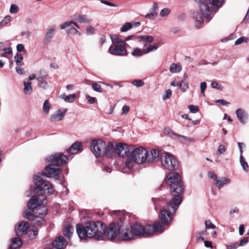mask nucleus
<instances>
[{
  "mask_svg": "<svg viewBox=\"0 0 249 249\" xmlns=\"http://www.w3.org/2000/svg\"><path fill=\"white\" fill-rule=\"evenodd\" d=\"M73 229V228L69 224L65 226V230L64 231V233H71V230Z\"/></svg>",
  "mask_w": 249,
  "mask_h": 249,
  "instance_id": "680f3d73",
  "label": "nucleus"
},
{
  "mask_svg": "<svg viewBox=\"0 0 249 249\" xmlns=\"http://www.w3.org/2000/svg\"><path fill=\"white\" fill-rule=\"evenodd\" d=\"M147 229L148 232L152 233L153 232H162L163 231V225L160 222L155 223L153 225H147Z\"/></svg>",
  "mask_w": 249,
  "mask_h": 249,
  "instance_id": "aec40b11",
  "label": "nucleus"
},
{
  "mask_svg": "<svg viewBox=\"0 0 249 249\" xmlns=\"http://www.w3.org/2000/svg\"><path fill=\"white\" fill-rule=\"evenodd\" d=\"M199 4V8L201 12L206 16L209 18L211 9L213 5H216L218 7H221L224 2V0H194Z\"/></svg>",
  "mask_w": 249,
  "mask_h": 249,
  "instance_id": "1a4fd4ad",
  "label": "nucleus"
},
{
  "mask_svg": "<svg viewBox=\"0 0 249 249\" xmlns=\"http://www.w3.org/2000/svg\"><path fill=\"white\" fill-rule=\"evenodd\" d=\"M37 80H38L39 83V86L41 88L46 89L48 87V83L46 81L43 80V77H38Z\"/></svg>",
  "mask_w": 249,
  "mask_h": 249,
  "instance_id": "a19ab883",
  "label": "nucleus"
},
{
  "mask_svg": "<svg viewBox=\"0 0 249 249\" xmlns=\"http://www.w3.org/2000/svg\"><path fill=\"white\" fill-rule=\"evenodd\" d=\"M240 163L243 170L246 172L248 171L249 165L243 155H240Z\"/></svg>",
  "mask_w": 249,
  "mask_h": 249,
  "instance_id": "72a5a7b5",
  "label": "nucleus"
},
{
  "mask_svg": "<svg viewBox=\"0 0 249 249\" xmlns=\"http://www.w3.org/2000/svg\"><path fill=\"white\" fill-rule=\"evenodd\" d=\"M200 91L201 94L204 97L205 96V91L207 88V84L205 82H202L200 83Z\"/></svg>",
  "mask_w": 249,
  "mask_h": 249,
  "instance_id": "09e8293b",
  "label": "nucleus"
},
{
  "mask_svg": "<svg viewBox=\"0 0 249 249\" xmlns=\"http://www.w3.org/2000/svg\"><path fill=\"white\" fill-rule=\"evenodd\" d=\"M236 115L239 122L242 124H246L248 119V114L243 108H239L236 110Z\"/></svg>",
  "mask_w": 249,
  "mask_h": 249,
  "instance_id": "412c9836",
  "label": "nucleus"
},
{
  "mask_svg": "<svg viewBox=\"0 0 249 249\" xmlns=\"http://www.w3.org/2000/svg\"><path fill=\"white\" fill-rule=\"evenodd\" d=\"M172 95V91L170 89H167L162 96V99L166 100L169 99Z\"/></svg>",
  "mask_w": 249,
  "mask_h": 249,
  "instance_id": "603ef678",
  "label": "nucleus"
},
{
  "mask_svg": "<svg viewBox=\"0 0 249 249\" xmlns=\"http://www.w3.org/2000/svg\"><path fill=\"white\" fill-rule=\"evenodd\" d=\"M181 202L179 200L171 199L167 204L166 209L161 210L160 218L164 224L168 225L171 223L174 215Z\"/></svg>",
  "mask_w": 249,
  "mask_h": 249,
  "instance_id": "6e6552de",
  "label": "nucleus"
},
{
  "mask_svg": "<svg viewBox=\"0 0 249 249\" xmlns=\"http://www.w3.org/2000/svg\"><path fill=\"white\" fill-rule=\"evenodd\" d=\"M111 40L113 43H116L117 44L121 43L123 42L121 38L118 37L117 36H111Z\"/></svg>",
  "mask_w": 249,
  "mask_h": 249,
  "instance_id": "6e6d98bb",
  "label": "nucleus"
},
{
  "mask_svg": "<svg viewBox=\"0 0 249 249\" xmlns=\"http://www.w3.org/2000/svg\"><path fill=\"white\" fill-rule=\"evenodd\" d=\"M163 133L165 135L175 139H176L177 138V136H178V134L175 133L172 129L168 127H166L164 129Z\"/></svg>",
  "mask_w": 249,
  "mask_h": 249,
  "instance_id": "7c9ffc66",
  "label": "nucleus"
},
{
  "mask_svg": "<svg viewBox=\"0 0 249 249\" xmlns=\"http://www.w3.org/2000/svg\"><path fill=\"white\" fill-rule=\"evenodd\" d=\"M131 149V146H129L125 143H121L116 145V148H114L113 152L115 151L119 156L124 157L128 152H130Z\"/></svg>",
  "mask_w": 249,
  "mask_h": 249,
  "instance_id": "2eb2a0df",
  "label": "nucleus"
},
{
  "mask_svg": "<svg viewBox=\"0 0 249 249\" xmlns=\"http://www.w3.org/2000/svg\"><path fill=\"white\" fill-rule=\"evenodd\" d=\"M21 65H16V71L19 74H23L25 72L24 70L21 68Z\"/></svg>",
  "mask_w": 249,
  "mask_h": 249,
  "instance_id": "13d9d810",
  "label": "nucleus"
},
{
  "mask_svg": "<svg viewBox=\"0 0 249 249\" xmlns=\"http://www.w3.org/2000/svg\"><path fill=\"white\" fill-rule=\"evenodd\" d=\"M131 54L134 56L139 57L141 56L144 53L143 51V49L141 50L140 48H136L133 49V51L132 52Z\"/></svg>",
  "mask_w": 249,
  "mask_h": 249,
  "instance_id": "f704fd0d",
  "label": "nucleus"
},
{
  "mask_svg": "<svg viewBox=\"0 0 249 249\" xmlns=\"http://www.w3.org/2000/svg\"><path fill=\"white\" fill-rule=\"evenodd\" d=\"M15 60L16 62V65H21L20 62L23 60V57L21 54H17L15 56Z\"/></svg>",
  "mask_w": 249,
  "mask_h": 249,
  "instance_id": "49530a36",
  "label": "nucleus"
},
{
  "mask_svg": "<svg viewBox=\"0 0 249 249\" xmlns=\"http://www.w3.org/2000/svg\"><path fill=\"white\" fill-rule=\"evenodd\" d=\"M67 108H62L57 110L51 116V120L52 122H56L62 120L64 117L66 112Z\"/></svg>",
  "mask_w": 249,
  "mask_h": 249,
  "instance_id": "6ab92c4d",
  "label": "nucleus"
},
{
  "mask_svg": "<svg viewBox=\"0 0 249 249\" xmlns=\"http://www.w3.org/2000/svg\"><path fill=\"white\" fill-rule=\"evenodd\" d=\"M87 99L88 100V102H89V103L90 104H93L96 100L94 97H91L89 95L87 96Z\"/></svg>",
  "mask_w": 249,
  "mask_h": 249,
  "instance_id": "338daca9",
  "label": "nucleus"
},
{
  "mask_svg": "<svg viewBox=\"0 0 249 249\" xmlns=\"http://www.w3.org/2000/svg\"><path fill=\"white\" fill-rule=\"evenodd\" d=\"M179 87L180 90L182 92H185L189 88L188 83L186 81H182L179 83Z\"/></svg>",
  "mask_w": 249,
  "mask_h": 249,
  "instance_id": "4c0bfd02",
  "label": "nucleus"
},
{
  "mask_svg": "<svg viewBox=\"0 0 249 249\" xmlns=\"http://www.w3.org/2000/svg\"><path fill=\"white\" fill-rule=\"evenodd\" d=\"M91 149L96 157H101L106 155L109 157L111 156L114 150V145L109 142L107 146L104 141L101 139L94 140L91 143Z\"/></svg>",
  "mask_w": 249,
  "mask_h": 249,
  "instance_id": "0eeeda50",
  "label": "nucleus"
},
{
  "mask_svg": "<svg viewBox=\"0 0 249 249\" xmlns=\"http://www.w3.org/2000/svg\"><path fill=\"white\" fill-rule=\"evenodd\" d=\"M214 7H218L216 5H213L212 9H211V12L210 13V17L209 18L206 17V16H205V15H204V14H203V13L201 12L200 10V12H201V14L198 11L194 12L192 14V18L194 19V20L196 22L195 26L197 27H198L202 23H203V21H204L203 18V17H205L206 18H207L208 19V21L209 20H210L212 18V16H211L212 12Z\"/></svg>",
  "mask_w": 249,
  "mask_h": 249,
  "instance_id": "4468645a",
  "label": "nucleus"
},
{
  "mask_svg": "<svg viewBox=\"0 0 249 249\" xmlns=\"http://www.w3.org/2000/svg\"><path fill=\"white\" fill-rule=\"evenodd\" d=\"M249 240V237H244L240 242V244H239V246H243L245 245L248 242Z\"/></svg>",
  "mask_w": 249,
  "mask_h": 249,
  "instance_id": "052dcab7",
  "label": "nucleus"
},
{
  "mask_svg": "<svg viewBox=\"0 0 249 249\" xmlns=\"http://www.w3.org/2000/svg\"><path fill=\"white\" fill-rule=\"evenodd\" d=\"M226 147L224 145L220 144L219 145L216 153L217 155H220L223 154L226 151Z\"/></svg>",
  "mask_w": 249,
  "mask_h": 249,
  "instance_id": "a18cd8bd",
  "label": "nucleus"
},
{
  "mask_svg": "<svg viewBox=\"0 0 249 249\" xmlns=\"http://www.w3.org/2000/svg\"><path fill=\"white\" fill-rule=\"evenodd\" d=\"M92 88L93 90L96 92H102L103 91L101 86L97 82H94L92 83Z\"/></svg>",
  "mask_w": 249,
  "mask_h": 249,
  "instance_id": "ea45409f",
  "label": "nucleus"
},
{
  "mask_svg": "<svg viewBox=\"0 0 249 249\" xmlns=\"http://www.w3.org/2000/svg\"><path fill=\"white\" fill-rule=\"evenodd\" d=\"M125 44V42H122L120 44L111 45L108 49V52L114 55H125L127 54V51L124 48Z\"/></svg>",
  "mask_w": 249,
  "mask_h": 249,
  "instance_id": "ddd939ff",
  "label": "nucleus"
},
{
  "mask_svg": "<svg viewBox=\"0 0 249 249\" xmlns=\"http://www.w3.org/2000/svg\"><path fill=\"white\" fill-rule=\"evenodd\" d=\"M51 243L53 247L56 249H63L67 246L66 241L62 235L57 237Z\"/></svg>",
  "mask_w": 249,
  "mask_h": 249,
  "instance_id": "a211bd4d",
  "label": "nucleus"
},
{
  "mask_svg": "<svg viewBox=\"0 0 249 249\" xmlns=\"http://www.w3.org/2000/svg\"><path fill=\"white\" fill-rule=\"evenodd\" d=\"M247 41H248V39L247 38H246L245 37H241L235 41V42L234 43V45H238L242 44L244 42H247Z\"/></svg>",
  "mask_w": 249,
  "mask_h": 249,
  "instance_id": "864d4df0",
  "label": "nucleus"
},
{
  "mask_svg": "<svg viewBox=\"0 0 249 249\" xmlns=\"http://www.w3.org/2000/svg\"><path fill=\"white\" fill-rule=\"evenodd\" d=\"M171 12V10L169 8H163L160 12V16L161 17H165L168 16Z\"/></svg>",
  "mask_w": 249,
  "mask_h": 249,
  "instance_id": "37998d69",
  "label": "nucleus"
},
{
  "mask_svg": "<svg viewBox=\"0 0 249 249\" xmlns=\"http://www.w3.org/2000/svg\"><path fill=\"white\" fill-rule=\"evenodd\" d=\"M61 29H66V32L69 35H81L80 32L78 29H79V26L76 23L73 21H69L64 23L60 26Z\"/></svg>",
  "mask_w": 249,
  "mask_h": 249,
  "instance_id": "9b49d317",
  "label": "nucleus"
},
{
  "mask_svg": "<svg viewBox=\"0 0 249 249\" xmlns=\"http://www.w3.org/2000/svg\"><path fill=\"white\" fill-rule=\"evenodd\" d=\"M85 225V226L81 224L76 225L77 233H102V231H99V227L103 230V233H119L120 230L119 225L115 222L111 223L108 228L100 221L95 222L87 221Z\"/></svg>",
  "mask_w": 249,
  "mask_h": 249,
  "instance_id": "f03ea898",
  "label": "nucleus"
},
{
  "mask_svg": "<svg viewBox=\"0 0 249 249\" xmlns=\"http://www.w3.org/2000/svg\"><path fill=\"white\" fill-rule=\"evenodd\" d=\"M147 150L143 147L134 148L131 146L129 154L126 159L125 167L122 169L124 173H127L131 170L135 163L142 164L145 163Z\"/></svg>",
  "mask_w": 249,
  "mask_h": 249,
  "instance_id": "39448f33",
  "label": "nucleus"
},
{
  "mask_svg": "<svg viewBox=\"0 0 249 249\" xmlns=\"http://www.w3.org/2000/svg\"><path fill=\"white\" fill-rule=\"evenodd\" d=\"M11 17L10 16H6L0 22V26L4 27L9 23L11 21Z\"/></svg>",
  "mask_w": 249,
  "mask_h": 249,
  "instance_id": "58836bf2",
  "label": "nucleus"
},
{
  "mask_svg": "<svg viewBox=\"0 0 249 249\" xmlns=\"http://www.w3.org/2000/svg\"><path fill=\"white\" fill-rule=\"evenodd\" d=\"M19 10L18 7L14 4H13L11 5L10 8V12L11 14H15L18 12Z\"/></svg>",
  "mask_w": 249,
  "mask_h": 249,
  "instance_id": "8fccbe9b",
  "label": "nucleus"
},
{
  "mask_svg": "<svg viewBox=\"0 0 249 249\" xmlns=\"http://www.w3.org/2000/svg\"><path fill=\"white\" fill-rule=\"evenodd\" d=\"M142 48L144 53L146 54L152 51L157 50L158 49V46H157L156 45H149L148 46L145 45L143 46Z\"/></svg>",
  "mask_w": 249,
  "mask_h": 249,
  "instance_id": "2f4dec72",
  "label": "nucleus"
},
{
  "mask_svg": "<svg viewBox=\"0 0 249 249\" xmlns=\"http://www.w3.org/2000/svg\"><path fill=\"white\" fill-rule=\"evenodd\" d=\"M94 33V29L91 26H89L86 30L87 35H92Z\"/></svg>",
  "mask_w": 249,
  "mask_h": 249,
  "instance_id": "0e129e2a",
  "label": "nucleus"
},
{
  "mask_svg": "<svg viewBox=\"0 0 249 249\" xmlns=\"http://www.w3.org/2000/svg\"><path fill=\"white\" fill-rule=\"evenodd\" d=\"M205 224L207 229L215 228V226L210 220H206L205 222Z\"/></svg>",
  "mask_w": 249,
  "mask_h": 249,
  "instance_id": "4d7b16f0",
  "label": "nucleus"
},
{
  "mask_svg": "<svg viewBox=\"0 0 249 249\" xmlns=\"http://www.w3.org/2000/svg\"><path fill=\"white\" fill-rule=\"evenodd\" d=\"M148 231L147 225L144 227L141 224L136 223L131 226V233H150Z\"/></svg>",
  "mask_w": 249,
  "mask_h": 249,
  "instance_id": "f3484780",
  "label": "nucleus"
},
{
  "mask_svg": "<svg viewBox=\"0 0 249 249\" xmlns=\"http://www.w3.org/2000/svg\"><path fill=\"white\" fill-rule=\"evenodd\" d=\"M181 70L182 67L179 63H172L169 68V71L171 73H178Z\"/></svg>",
  "mask_w": 249,
  "mask_h": 249,
  "instance_id": "bb28decb",
  "label": "nucleus"
},
{
  "mask_svg": "<svg viewBox=\"0 0 249 249\" xmlns=\"http://www.w3.org/2000/svg\"><path fill=\"white\" fill-rule=\"evenodd\" d=\"M139 41H143L147 43H151L154 41V37L151 36H141L138 37Z\"/></svg>",
  "mask_w": 249,
  "mask_h": 249,
  "instance_id": "c756f323",
  "label": "nucleus"
},
{
  "mask_svg": "<svg viewBox=\"0 0 249 249\" xmlns=\"http://www.w3.org/2000/svg\"><path fill=\"white\" fill-rule=\"evenodd\" d=\"M153 234H78L81 240L89 241V240H106L119 243L122 241H129L133 240L137 236L147 237Z\"/></svg>",
  "mask_w": 249,
  "mask_h": 249,
  "instance_id": "7ed1b4c3",
  "label": "nucleus"
},
{
  "mask_svg": "<svg viewBox=\"0 0 249 249\" xmlns=\"http://www.w3.org/2000/svg\"><path fill=\"white\" fill-rule=\"evenodd\" d=\"M68 158L61 153H56L46 159L47 162L50 163L43 172V174L48 178L58 176L61 172V166L67 163Z\"/></svg>",
  "mask_w": 249,
  "mask_h": 249,
  "instance_id": "20e7f679",
  "label": "nucleus"
},
{
  "mask_svg": "<svg viewBox=\"0 0 249 249\" xmlns=\"http://www.w3.org/2000/svg\"><path fill=\"white\" fill-rule=\"evenodd\" d=\"M161 154L159 150L156 149L151 150L150 152L147 151L145 163L157 162L159 160V157H160Z\"/></svg>",
  "mask_w": 249,
  "mask_h": 249,
  "instance_id": "dca6fc26",
  "label": "nucleus"
},
{
  "mask_svg": "<svg viewBox=\"0 0 249 249\" xmlns=\"http://www.w3.org/2000/svg\"><path fill=\"white\" fill-rule=\"evenodd\" d=\"M188 108L190 111L192 113H195L198 111L199 107L197 106L194 105H189L188 106Z\"/></svg>",
  "mask_w": 249,
  "mask_h": 249,
  "instance_id": "3c124183",
  "label": "nucleus"
},
{
  "mask_svg": "<svg viewBox=\"0 0 249 249\" xmlns=\"http://www.w3.org/2000/svg\"><path fill=\"white\" fill-rule=\"evenodd\" d=\"M77 20L80 23H89L91 19L87 15H79L77 18Z\"/></svg>",
  "mask_w": 249,
  "mask_h": 249,
  "instance_id": "c85d7f7f",
  "label": "nucleus"
},
{
  "mask_svg": "<svg viewBox=\"0 0 249 249\" xmlns=\"http://www.w3.org/2000/svg\"><path fill=\"white\" fill-rule=\"evenodd\" d=\"M208 176L209 177L213 179L214 180V182L215 181V180H216V179L218 178L216 175L215 174H214L213 172H210L208 173Z\"/></svg>",
  "mask_w": 249,
  "mask_h": 249,
  "instance_id": "774afa93",
  "label": "nucleus"
},
{
  "mask_svg": "<svg viewBox=\"0 0 249 249\" xmlns=\"http://www.w3.org/2000/svg\"><path fill=\"white\" fill-rule=\"evenodd\" d=\"M230 182L231 179L229 178L222 177L218 178L214 183L218 188H221L224 185L229 184Z\"/></svg>",
  "mask_w": 249,
  "mask_h": 249,
  "instance_id": "b1692460",
  "label": "nucleus"
},
{
  "mask_svg": "<svg viewBox=\"0 0 249 249\" xmlns=\"http://www.w3.org/2000/svg\"><path fill=\"white\" fill-rule=\"evenodd\" d=\"M55 29L56 26L53 25L47 30L44 38V41L45 43H49L50 42L53 36Z\"/></svg>",
  "mask_w": 249,
  "mask_h": 249,
  "instance_id": "4be33fe9",
  "label": "nucleus"
},
{
  "mask_svg": "<svg viewBox=\"0 0 249 249\" xmlns=\"http://www.w3.org/2000/svg\"><path fill=\"white\" fill-rule=\"evenodd\" d=\"M166 182L170 187L172 200H179L182 202L184 186L179 174L176 172L170 173L166 177Z\"/></svg>",
  "mask_w": 249,
  "mask_h": 249,
  "instance_id": "423d86ee",
  "label": "nucleus"
},
{
  "mask_svg": "<svg viewBox=\"0 0 249 249\" xmlns=\"http://www.w3.org/2000/svg\"><path fill=\"white\" fill-rule=\"evenodd\" d=\"M130 108L128 106H124L122 107V115L126 114L129 111Z\"/></svg>",
  "mask_w": 249,
  "mask_h": 249,
  "instance_id": "e2e57ef3",
  "label": "nucleus"
},
{
  "mask_svg": "<svg viewBox=\"0 0 249 249\" xmlns=\"http://www.w3.org/2000/svg\"><path fill=\"white\" fill-rule=\"evenodd\" d=\"M211 87L212 88L220 90H222L223 89V87L221 85L218 84L217 82L214 81H211Z\"/></svg>",
  "mask_w": 249,
  "mask_h": 249,
  "instance_id": "79ce46f5",
  "label": "nucleus"
},
{
  "mask_svg": "<svg viewBox=\"0 0 249 249\" xmlns=\"http://www.w3.org/2000/svg\"><path fill=\"white\" fill-rule=\"evenodd\" d=\"M22 244V241L20 237H16L11 239V243L8 249H19Z\"/></svg>",
  "mask_w": 249,
  "mask_h": 249,
  "instance_id": "5701e85b",
  "label": "nucleus"
},
{
  "mask_svg": "<svg viewBox=\"0 0 249 249\" xmlns=\"http://www.w3.org/2000/svg\"><path fill=\"white\" fill-rule=\"evenodd\" d=\"M50 108V104L48 101V100H46L43 104V110L45 113L48 114L49 112Z\"/></svg>",
  "mask_w": 249,
  "mask_h": 249,
  "instance_id": "c03bdc74",
  "label": "nucleus"
},
{
  "mask_svg": "<svg viewBox=\"0 0 249 249\" xmlns=\"http://www.w3.org/2000/svg\"><path fill=\"white\" fill-rule=\"evenodd\" d=\"M3 52L5 54H12V49L10 47L8 48H4L3 46V44L2 43H0V52Z\"/></svg>",
  "mask_w": 249,
  "mask_h": 249,
  "instance_id": "c9c22d12",
  "label": "nucleus"
},
{
  "mask_svg": "<svg viewBox=\"0 0 249 249\" xmlns=\"http://www.w3.org/2000/svg\"><path fill=\"white\" fill-rule=\"evenodd\" d=\"M239 246L238 243H233L227 245V249H236Z\"/></svg>",
  "mask_w": 249,
  "mask_h": 249,
  "instance_id": "5fc2aeb1",
  "label": "nucleus"
},
{
  "mask_svg": "<svg viewBox=\"0 0 249 249\" xmlns=\"http://www.w3.org/2000/svg\"><path fill=\"white\" fill-rule=\"evenodd\" d=\"M15 231L16 233L20 232L22 233H27L29 232H33L37 233L36 228L33 226H29L27 222L21 221L18 223L15 226Z\"/></svg>",
  "mask_w": 249,
  "mask_h": 249,
  "instance_id": "f8f14e48",
  "label": "nucleus"
},
{
  "mask_svg": "<svg viewBox=\"0 0 249 249\" xmlns=\"http://www.w3.org/2000/svg\"><path fill=\"white\" fill-rule=\"evenodd\" d=\"M133 27L132 22H126L121 28V32H125L131 29Z\"/></svg>",
  "mask_w": 249,
  "mask_h": 249,
  "instance_id": "e433bc0d",
  "label": "nucleus"
},
{
  "mask_svg": "<svg viewBox=\"0 0 249 249\" xmlns=\"http://www.w3.org/2000/svg\"><path fill=\"white\" fill-rule=\"evenodd\" d=\"M34 181L36 187L34 189V192L37 196H32L27 206L28 212L24 213V217L29 220H34L36 218L43 217L47 213V209L44 204L47 203L44 195H55L52 184L46 183L42 178V175H35Z\"/></svg>",
  "mask_w": 249,
  "mask_h": 249,
  "instance_id": "f257e3e1",
  "label": "nucleus"
},
{
  "mask_svg": "<svg viewBox=\"0 0 249 249\" xmlns=\"http://www.w3.org/2000/svg\"><path fill=\"white\" fill-rule=\"evenodd\" d=\"M31 82H24V92L27 94H30L32 91V88L31 86Z\"/></svg>",
  "mask_w": 249,
  "mask_h": 249,
  "instance_id": "473e14b6",
  "label": "nucleus"
},
{
  "mask_svg": "<svg viewBox=\"0 0 249 249\" xmlns=\"http://www.w3.org/2000/svg\"><path fill=\"white\" fill-rule=\"evenodd\" d=\"M39 219L35 222V224L37 225H42L45 223V220L42 217H39Z\"/></svg>",
  "mask_w": 249,
  "mask_h": 249,
  "instance_id": "69168bd1",
  "label": "nucleus"
},
{
  "mask_svg": "<svg viewBox=\"0 0 249 249\" xmlns=\"http://www.w3.org/2000/svg\"><path fill=\"white\" fill-rule=\"evenodd\" d=\"M176 140L183 143H192L196 141L195 139L193 138L188 137L178 134V136H177V138Z\"/></svg>",
  "mask_w": 249,
  "mask_h": 249,
  "instance_id": "a878e982",
  "label": "nucleus"
},
{
  "mask_svg": "<svg viewBox=\"0 0 249 249\" xmlns=\"http://www.w3.org/2000/svg\"><path fill=\"white\" fill-rule=\"evenodd\" d=\"M132 84L137 87H141L144 85V82L141 79L135 80L132 81Z\"/></svg>",
  "mask_w": 249,
  "mask_h": 249,
  "instance_id": "de8ad7c7",
  "label": "nucleus"
},
{
  "mask_svg": "<svg viewBox=\"0 0 249 249\" xmlns=\"http://www.w3.org/2000/svg\"><path fill=\"white\" fill-rule=\"evenodd\" d=\"M81 148L82 144L81 142H76L69 148L68 152L71 154H75L81 150Z\"/></svg>",
  "mask_w": 249,
  "mask_h": 249,
  "instance_id": "393cba45",
  "label": "nucleus"
},
{
  "mask_svg": "<svg viewBox=\"0 0 249 249\" xmlns=\"http://www.w3.org/2000/svg\"><path fill=\"white\" fill-rule=\"evenodd\" d=\"M160 161L164 169L168 170H176L178 166L177 160L167 152H163L160 155Z\"/></svg>",
  "mask_w": 249,
  "mask_h": 249,
  "instance_id": "9d476101",
  "label": "nucleus"
},
{
  "mask_svg": "<svg viewBox=\"0 0 249 249\" xmlns=\"http://www.w3.org/2000/svg\"><path fill=\"white\" fill-rule=\"evenodd\" d=\"M217 103L220 104L222 106H227L230 104V103L225 100L223 99H219L216 101Z\"/></svg>",
  "mask_w": 249,
  "mask_h": 249,
  "instance_id": "bf43d9fd",
  "label": "nucleus"
},
{
  "mask_svg": "<svg viewBox=\"0 0 249 249\" xmlns=\"http://www.w3.org/2000/svg\"><path fill=\"white\" fill-rule=\"evenodd\" d=\"M60 98L63 99L66 102L72 103L76 98V95L75 94L67 95L64 93L60 95Z\"/></svg>",
  "mask_w": 249,
  "mask_h": 249,
  "instance_id": "cd10ccee",
  "label": "nucleus"
}]
</instances>
